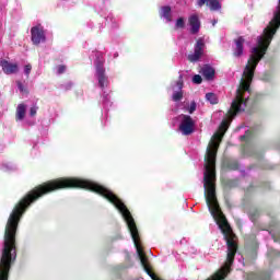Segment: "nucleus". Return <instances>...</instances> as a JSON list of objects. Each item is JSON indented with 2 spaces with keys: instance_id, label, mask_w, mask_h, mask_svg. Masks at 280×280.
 I'll return each instance as SVG.
<instances>
[{
  "instance_id": "7",
  "label": "nucleus",
  "mask_w": 280,
  "mask_h": 280,
  "mask_svg": "<svg viewBox=\"0 0 280 280\" xmlns=\"http://www.w3.org/2000/svg\"><path fill=\"white\" fill-rule=\"evenodd\" d=\"M188 23L190 25V33L198 34L200 32V18H198V14L190 15Z\"/></svg>"
},
{
  "instance_id": "6",
  "label": "nucleus",
  "mask_w": 280,
  "mask_h": 280,
  "mask_svg": "<svg viewBox=\"0 0 280 280\" xmlns=\"http://www.w3.org/2000/svg\"><path fill=\"white\" fill-rule=\"evenodd\" d=\"M197 5H199V8H202V5H208L211 12L222 9V4H220V1L218 0H197Z\"/></svg>"
},
{
  "instance_id": "13",
  "label": "nucleus",
  "mask_w": 280,
  "mask_h": 280,
  "mask_svg": "<svg viewBox=\"0 0 280 280\" xmlns=\"http://www.w3.org/2000/svg\"><path fill=\"white\" fill-rule=\"evenodd\" d=\"M98 79V86H101V89H106V86H108V77H106V74H101L97 77Z\"/></svg>"
},
{
  "instance_id": "28",
  "label": "nucleus",
  "mask_w": 280,
  "mask_h": 280,
  "mask_svg": "<svg viewBox=\"0 0 280 280\" xmlns=\"http://www.w3.org/2000/svg\"><path fill=\"white\" fill-rule=\"evenodd\" d=\"M217 23H218V21H214V22H213V25H215Z\"/></svg>"
},
{
  "instance_id": "23",
  "label": "nucleus",
  "mask_w": 280,
  "mask_h": 280,
  "mask_svg": "<svg viewBox=\"0 0 280 280\" xmlns=\"http://www.w3.org/2000/svg\"><path fill=\"white\" fill-rule=\"evenodd\" d=\"M38 112V106H33L30 108L31 117H36V113Z\"/></svg>"
},
{
  "instance_id": "19",
  "label": "nucleus",
  "mask_w": 280,
  "mask_h": 280,
  "mask_svg": "<svg viewBox=\"0 0 280 280\" xmlns=\"http://www.w3.org/2000/svg\"><path fill=\"white\" fill-rule=\"evenodd\" d=\"M196 101H192L191 103H190V106L188 107V113L190 114V115H194V113H196Z\"/></svg>"
},
{
  "instance_id": "16",
  "label": "nucleus",
  "mask_w": 280,
  "mask_h": 280,
  "mask_svg": "<svg viewBox=\"0 0 280 280\" xmlns=\"http://www.w3.org/2000/svg\"><path fill=\"white\" fill-rule=\"evenodd\" d=\"M180 100H183V90L173 94V102H180Z\"/></svg>"
},
{
  "instance_id": "27",
  "label": "nucleus",
  "mask_w": 280,
  "mask_h": 280,
  "mask_svg": "<svg viewBox=\"0 0 280 280\" xmlns=\"http://www.w3.org/2000/svg\"><path fill=\"white\" fill-rule=\"evenodd\" d=\"M246 139H247L246 135L241 136V140H242V141H246Z\"/></svg>"
},
{
  "instance_id": "25",
  "label": "nucleus",
  "mask_w": 280,
  "mask_h": 280,
  "mask_svg": "<svg viewBox=\"0 0 280 280\" xmlns=\"http://www.w3.org/2000/svg\"><path fill=\"white\" fill-rule=\"evenodd\" d=\"M273 241L280 243V235H278L277 237H273Z\"/></svg>"
},
{
  "instance_id": "21",
  "label": "nucleus",
  "mask_w": 280,
  "mask_h": 280,
  "mask_svg": "<svg viewBox=\"0 0 280 280\" xmlns=\"http://www.w3.org/2000/svg\"><path fill=\"white\" fill-rule=\"evenodd\" d=\"M258 277H259V279H261V280H270V273H268V272H260V273L258 275Z\"/></svg>"
},
{
  "instance_id": "26",
  "label": "nucleus",
  "mask_w": 280,
  "mask_h": 280,
  "mask_svg": "<svg viewBox=\"0 0 280 280\" xmlns=\"http://www.w3.org/2000/svg\"><path fill=\"white\" fill-rule=\"evenodd\" d=\"M18 86H19L20 91H23V84H21V82H19Z\"/></svg>"
},
{
  "instance_id": "14",
  "label": "nucleus",
  "mask_w": 280,
  "mask_h": 280,
  "mask_svg": "<svg viewBox=\"0 0 280 280\" xmlns=\"http://www.w3.org/2000/svg\"><path fill=\"white\" fill-rule=\"evenodd\" d=\"M206 100L210 102V104H218V96L214 93H207Z\"/></svg>"
},
{
  "instance_id": "5",
  "label": "nucleus",
  "mask_w": 280,
  "mask_h": 280,
  "mask_svg": "<svg viewBox=\"0 0 280 280\" xmlns=\"http://www.w3.org/2000/svg\"><path fill=\"white\" fill-rule=\"evenodd\" d=\"M0 66L2 67L3 73H5L7 75H12V73H18L19 72V65L10 63L5 59H2L0 61Z\"/></svg>"
},
{
  "instance_id": "10",
  "label": "nucleus",
  "mask_w": 280,
  "mask_h": 280,
  "mask_svg": "<svg viewBox=\"0 0 280 280\" xmlns=\"http://www.w3.org/2000/svg\"><path fill=\"white\" fill-rule=\"evenodd\" d=\"M223 167L232 172H237V170H240V162H237V160H225L223 162Z\"/></svg>"
},
{
  "instance_id": "22",
  "label": "nucleus",
  "mask_w": 280,
  "mask_h": 280,
  "mask_svg": "<svg viewBox=\"0 0 280 280\" xmlns=\"http://www.w3.org/2000/svg\"><path fill=\"white\" fill-rule=\"evenodd\" d=\"M24 73L27 78H30V73H32V65H26L24 67Z\"/></svg>"
},
{
  "instance_id": "24",
  "label": "nucleus",
  "mask_w": 280,
  "mask_h": 280,
  "mask_svg": "<svg viewBox=\"0 0 280 280\" xmlns=\"http://www.w3.org/2000/svg\"><path fill=\"white\" fill-rule=\"evenodd\" d=\"M248 279H257V273H248Z\"/></svg>"
},
{
  "instance_id": "8",
  "label": "nucleus",
  "mask_w": 280,
  "mask_h": 280,
  "mask_svg": "<svg viewBox=\"0 0 280 280\" xmlns=\"http://www.w3.org/2000/svg\"><path fill=\"white\" fill-rule=\"evenodd\" d=\"M26 113H27V105H25V103L19 104L15 110V121H23V119H25Z\"/></svg>"
},
{
  "instance_id": "11",
  "label": "nucleus",
  "mask_w": 280,
  "mask_h": 280,
  "mask_svg": "<svg viewBox=\"0 0 280 280\" xmlns=\"http://www.w3.org/2000/svg\"><path fill=\"white\" fill-rule=\"evenodd\" d=\"M201 74L206 80H213V78H215V69L210 66H206L201 69Z\"/></svg>"
},
{
  "instance_id": "29",
  "label": "nucleus",
  "mask_w": 280,
  "mask_h": 280,
  "mask_svg": "<svg viewBox=\"0 0 280 280\" xmlns=\"http://www.w3.org/2000/svg\"><path fill=\"white\" fill-rule=\"evenodd\" d=\"M69 89H71V84L69 85Z\"/></svg>"
},
{
  "instance_id": "2",
  "label": "nucleus",
  "mask_w": 280,
  "mask_h": 280,
  "mask_svg": "<svg viewBox=\"0 0 280 280\" xmlns=\"http://www.w3.org/2000/svg\"><path fill=\"white\" fill-rule=\"evenodd\" d=\"M31 40L33 45H39L40 43H45L47 40L43 26L37 25L31 28Z\"/></svg>"
},
{
  "instance_id": "4",
  "label": "nucleus",
  "mask_w": 280,
  "mask_h": 280,
  "mask_svg": "<svg viewBox=\"0 0 280 280\" xmlns=\"http://www.w3.org/2000/svg\"><path fill=\"white\" fill-rule=\"evenodd\" d=\"M244 43H246V39H244L243 36L237 37L234 39V49H233V56L234 58H242L244 56Z\"/></svg>"
},
{
  "instance_id": "20",
  "label": "nucleus",
  "mask_w": 280,
  "mask_h": 280,
  "mask_svg": "<svg viewBox=\"0 0 280 280\" xmlns=\"http://www.w3.org/2000/svg\"><path fill=\"white\" fill-rule=\"evenodd\" d=\"M66 71H67V66L60 65V66L57 67V73L59 75H62V73H65Z\"/></svg>"
},
{
  "instance_id": "3",
  "label": "nucleus",
  "mask_w": 280,
  "mask_h": 280,
  "mask_svg": "<svg viewBox=\"0 0 280 280\" xmlns=\"http://www.w3.org/2000/svg\"><path fill=\"white\" fill-rule=\"evenodd\" d=\"M202 54H205V40L199 38L195 45V52L188 55L189 62H198L202 57Z\"/></svg>"
},
{
  "instance_id": "15",
  "label": "nucleus",
  "mask_w": 280,
  "mask_h": 280,
  "mask_svg": "<svg viewBox=\"0 0 280 280\" xmlns=\"http://www.w3.org/2000/svg\"><path fill=\"white\" fill-rule=\"evenodd\" d=\"M175 27L176 30H185V18L177 19Z\"/></svg>"
},
{
  "instance_id": "12",
  "label": "nucleus",
  "mask_w": 280,
  "mask_h": 280,
  "mask_svg": "<svg viewBox=\"0 0 280 280\" xmlns=\"http://www.w3.org/2000/svg\"><path fill=\"white\" fill-rule=\"evenodd\" d=\"M96 75H106V69H104V62L97 60L95 62Z\"/></svg>"
},
{
  "instance_id": "17",
  "label": "nucleus",
  "mask_w": 280,
  "mask_h": 280,
  "mask_svg": "<svg viewBox=\"0 0 280 280\" xmlns=\"http://www.w3.org/2000/svg\"><path fill=\"white\" fill-rule=\"evenodd\" d=\"M176 85L179 91H183V86H185V82L183 81V74H179Z\"/></svg>"
},
{
  "instance_id": "18",
  "label": "nucleus",
  "mask_w": 280,
  "mask_h": 280,
  "mask_svg": "<svg viewBox=\"0 0 280 280\" xmlns=\"http://www.w3.org/2000/svg\"><path fill=\"white\" fill-rule=\"evenodd\" d=\"M194 84H202V77L200 74H195L192 77Z\"/></svg>"
},
{
  "instance_id": "9",
  "label": "nucleus",
  "mask_w": 280,
  "mask_h": 280,
  "mask_svg": "<svg viewBox=\"0 0 280 280\" xmlns=\"http://www.w3.org/2000/svg\"><path fill=\"white\" fill-rule=\"evenodd\" d=\"M160 16H162V19H165L167 23H172V7L170 5L161 7Z\"/></svg>"
},
{
  "instance_id": "1",
  "label": "nucleus",
  "mask_w": 280,
  "mask_h": 280,
  "mask_svg": "<svg viewBox=\"0 0 280 280\" xmlns=\"http://www.w3.org/2000/svg\"><path fill=\"white\" fill-rule=\"evenodd\" d=\"M196 126V122L194 121V118L189 115H182V122L179 125V130L183 135L186 137L189 135H192L194 127Z\"/></svg>"
}]
</instances>
